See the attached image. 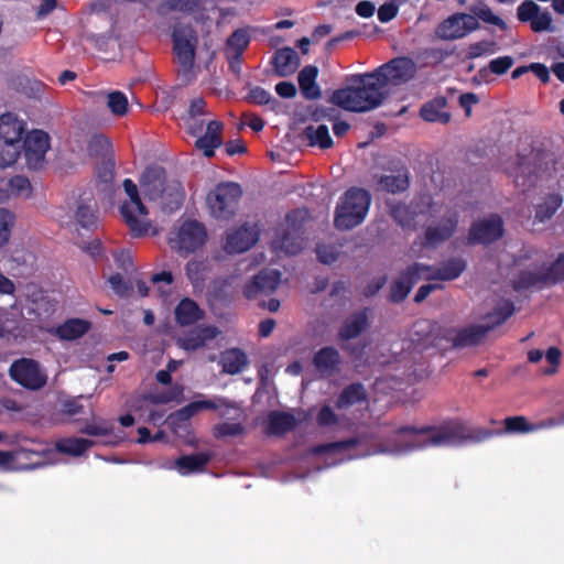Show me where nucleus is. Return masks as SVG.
I'll use <instances>...</instances> for the list:
<instances>
[{
  "instance_id": "f257e3e1",
  "label": "nucleus",
  "mask_w": 564,
  "mask_h": 564,
  "mask_svg": "<svg viewBox=\"0 0 564 564\" xmlns=\"http://www.w3.org/2000/svg\"><path fill=\"white\" fill-rule=\"evenodd\" d=\"M349 86L337 89L329 101L347 111L366 112L382 105L388 97L373 72L352 75L348 79Z\"/></svg>"
},
{
  "instance_id": "f03ea898",
  "label": "nucleus",
  "mask_w": 564,
  "mask_h": 564,
  "mask_svg": "<svg viewBox=\"0 0 564 564\" xmlns=\"http://www.w3.org/2000/svg\"><path fill=\"white\" fill-rule=\"evenodd\" d=\"M395 433L397 435L409 436V440L402 443L394 442L391 447H381L379 449L380 453L405 454L415 448L453 445L463 438L462 427L457 424L440 427L430 425L422 427L403 425L400 426Z\"/></svg>"
},
{
  "instance_id": "7ed1b4c3",
  "label": "nucleus",
  "mask_w": 564,
  "mask_h": 564,
  "mask_svg": "<svg viewBox=\"0 0 564 564\" xmlns=\"http://www.w3.org/2000/svg\"><path fill=\"white\" fill-rule=\"evenodd\" d=\"M165 173L161 167H148L139 178L144 198L161 202L170 212L180 209L184 198L177 186L165 185Z\"/></svg>"
},
{
  "instance_id": "20e7f679",
  "label": "nucleus",
  "mask_w": 564,
  "mask_h": 564,
  "mask_svg": "<svg viewBox=\"0 0 564 564\" xmlns=\"http://www.w3.org/2000/svg\"><path fill=\"white\" fill-rule=\"evenodd\" d=\"M172 40L178 72L186 80H191L198 43L196 31L191 25L178 23L174 25Z\"/></svg>"
},
{
  "instance_id": "39448f33",
  "label": "nucleus",
  "mask_w": 564,
  "mask_h": 564,
  "mask_svg": "<svg viewBox=\"0 0 564 564\" xmlns=\"http://www.w3.org/2000/svg\"><path fill=\"white\" fill-rule=\"evenodd\" d=\"M207 240L205 226L194 219H186L170 232L167 242L180 256H188L200 249Z\"/></svg>"
},
{
  "instance_id": "423d86ee",
  "label": "nucleus",
  "mask_w": 564,
  "mask_h": 564,
  "mask_svg": "<svg viewBox=\"0 0 564 564\" xmlns=\"http://www.w3.org/2000/svg\"><path fill=\"white\" fill-rule=\"evenodd\" d=\"M446 326L438 324L435 321L421 318L413 323L410 338L411 341L420 349L426 350L435 348L438 351H444L445 336L444 332Z\"/></svg>"
},
{
  "instance_id": "0eeeda50",
  "label": "nucleus",
  "mask_w": 564,
  "mask_h": 564,
  "mask_svg": "<svg viewBox=\"0 0 564 564\" xmlns=\"http://www.w3.org/2000/svg\"><path fill=\"white\" fill-rule=\"evenodd\" d=\"M10 378L29 390H40L47 382V376L40 364L31 358L14 360L9 368Z\"/></svg>"
},
{
  "instance_id": "6e6552de",
  "label": "nucleus",
  "mask_w": 564,
  "mask_h": 564,
  "mask_svg": "<svg viewBox=\"0 0 564 564\" xmlns=\"http://www.w3.org/2000/svg\"><path fill=\"white\" fill-rule=\"evenodd\" d=\"M444 351L476 347L485 343L488 327L471 324L465 327L446 326Z\"/></svg>"
},
{
  "instance_id": "1a4fd4ad",
  "label": "nucleus",
  "mask_w": 564,
  "mask_h": 564,
  "mask_svg": "<svg viewBox=\"0 0 564 564\" xmlns=\"http://www.w3.org/2000/svg\"><path fill=\"white\" fill-rule=\"evenodd\" d=\"M415 64L405 57L394 58L373 70L383 89L388 85H400L409 82L415 74Z\"/></svg>"
},
{
  "instance_id": "9d476101",
  "label": "nucleus",
  "mask_w": 564,
  "mask_h": 564,
  "mask_svg": "<svg viewBox=\"0 0 564 564\" xmlns=\"http://www.w3.org/2000/svg\"><path fill=\"white\" fill-rule=\"evenodd\" d=\"M243 191L238 183L224 182L215 186L206 196L210 212H232L238 207Z\"/></svg>"
},
{
  "instance_id": "9b49d317",
  "label": "nucleus",
  "mask_w": 564,
  "mask_h": 564,
  "mask_svg": "<svg viewBox=\"0 0 564 564\" xmlns=\"http://www.w3.org/2000/svg\"><path fill=\"white\" fill-rule=\"evenodd\" d=\"M282 273L276 269H262L243 285V296L247 300H259L260 296L271 295L281 283Z\"/></svg>"
},
{
  "instance_id": "f8f14e48",
  "label": "nucleus",
  "mask_w": 564,
  "mask_h": 564,
  "mask_svg": "<svg viewBox=\"0 0 564 564\" xmlns=\"http://www.w3.org/2000/svg\"><path fill=\"white\" fill-rule=\"evenodd\" d=\"M429 269L430 264L415 262L401 271L397 280L390 285L389 301L397 304L403 302L414 284L423 276L424 270Z\"/></svg>"
},
{
  "instance_id": "ddd939ff",
  "label": "nucleus",
  "mask_w": 564,
  "mask_h": 564,
  "mask_svg": "<svg viewBox=\"0 0 564 564\" xmlns=\"http://www.w3.org/2000/svg\"><path fill=\"white\" fill-rule=\"evenodd\" d=\"M477 19L467 13H455L445 19L436 29L435 34L442 40H458L477 30Z\"/></svg>"
},
{
  "instance_id": "4468645a",
  "label": "nucleus",
  "mask_w": 564,
  "mask_h": 564,
  "mask_svg": "<svg viewBox=\"0 0 564 564\" xmlns=\"http://www.w3.org/2000/svg\"><path fill=\"white\" fill-rule=\"evenodd\" d=\"M23 150L26 164L31 169H40L43 165L45 154L50 149V138L41 130H33L24 134Z\"/></svg>"
},
{
  "instance_id": "2eb2a0df",
  "label": "nucleus",
  "mask_w": 564,
  "mask_h": 564,
  "mask_svg": "<svg viewBox=\"0 0 564 564\" xmlns=\"http://www.w3.org/2000/svg\"><path fill=\"white\" fill-rule=\"evenodd\" d=\"M503 235V221L497 217L474 224L468 234V241L471 245H489L497 241Z\"/></svg>"
},
{
  "instance_id": "dca6fc26",
  "label": "nucleus",
  "mask_w": 564,
  "mask_h": 564,
  "mask_svg": "<svg viewBox=\"0 0 564 564\" xmlns=\"http://www.w3.org/2000/svg\"><path fill=\"white\" fill-rule=\"evenodd\" d=\"M458 224V214H449L440 219L436 224H430L424 234L423 247H436L448 240Z\"/></svg>"
},
{
  "instance_id": "f3484780",
  "label": "nucleus",
  "mask_w": 564,
  "mask_h": 564,
  "mask_svg": "<svg viewBox=\"0 0 564 564\" xmlns=\"http://www.w3.org/2000/svg\"><path fill=\"white\" fill-rule=\"evenodd\" d=\"M303 234L301 226L292 225L290 228L283 229L282 235H276L272 239L271 246L275 251H282L285 254H299L305 245Z\"/></svg>"
},
{
  "instance_id": "a211bd4d",
  "label": "nucleus",
  "mask_w": 564,
  "mask_h": 564,
  "mask_svg": "<svg viewBox=\"0 0 564 564\" xmlns=\"http://www.w3.org/2000/svg\"><path fill=\"white\" fill-rule=\"evenodd\" d=\"M259 239V232L248 225L229 232L224 249L227 253H242L253 247Z\"/></svg>"
},
{
  "instance_id": "6ab92c4d",
  "label": "nucleus",
  "mask_w": 564,
  "mask_h": 564,
  "mask_svg": "<svg viewBox=\"0 0 564 564\" xmlns=\"http://www.w3.org/2000/svg\"><path fill=\"white\" fill-rule=\"evenodd\" d=\"M297 424L299 421L292 413L273 410L268 413L264 433L267 436L282 437L293 431Z\"/></svg>"
},
{
  "instance_id": "aec40b11",
  "label": "nucleus",
  "mask_w": 564,
  "mask_h": 564,
  "mask_svg": "<svg viewBox=\"0 0 564 564\" xmlns=\"http://www.w3.org/2000/svg\"><path fill=\"white\" fill-rule=\"evenodd\" d=\"M223 122L216 119H209L207 121L206 132L196 139L195 148L202 151L206 158L214 156L215 149H218L223 144Z\"/></svg>"
},
{
  "instance_id": "412c9836",
  "label": "nucleus",
  "mask_w": 564,
  "mask_h": 564,
  "mask_svg": "<svg viewBox=\"0 0 564 564\" xmlns=\"http://www.w3.org/2000/svg\"><path fill=\"white\" fill-rule=\"evenodd\" d=\"M466 270V261L462 258H451L435 268L430 265L429 270H424V279L440 280V281H453L460 276Z\"/></svg>"
},
{
  "instance_id": "4be33fe9",
  "label": "nucleus",
  "mask_w": 564,
  "mask_h": 564,
  "mask_svg": "<svg viewBox=\"0 0 564 564\" xmlns=\"http://www.w3.org/2000/svg\"><path fill=\"white\" fill-rule=\"evenodd\" d=\"M370 193L360 187H350L339 199L335 212H368Z\"/></svg>"
},
{
  "instance_id": "5701e85b",
  "label": "nucleus",
  "mask_w": 564,
  "mask_h": 564,
  "mask_svg": "<svg viewBox=\"0 0 564 564\" xmlns=\"http://www.w3.org/2000/svg\"><path fill=\"white\" fill-rule=\"evenodd\" d=\"M369 326L368 308L350 314L338 329V339L347 341L360 336Z\"/></svg>"
},
{
  "instance_id": "b1692460",
  "label": "nucleus",
  "mask_w": 564,
  "mask_h": 564,
  "mask_svg": "<svg viewBox=\"0 0 564 564\" xmlns=\"http://www.w3.org/2000/svg\"><path fill=\"white\" fill-rule=\"evenodd\" d=\"M551 278L547 268L539 271L523 270L511 281L512 289L522 292L532 288L543 289L551 285Z\"/></svg>"
},
{
  "instance_id": "393cba45",
  "label": "nucleus",
  "mask_w": 564,
  "mask_h": 564,
  "mask_svg": "<svg viewBox=\"0 0 564 564\" xmlns=\"http://www.w3.org/2000/svg\"><path fill=\"white\" fill-rule=\"evenodd\" d=\"M90 322L83 318H68L63 324L48 329L59 340H76L90 329Z\"/></svg>"
},
{
  "instance_id": "a878e982",
  "label": "nucleus",
  "mask_w": 564,
  "mask_h": 564,
  "mask_svg": "<svg viewBox=\"0 0 564 564\" xmlns=\"http://www.w3.org/2000/svg\"><path fill=\"white\" fill-rule=\"evenodd\" d=\"M220 405H227V400L224 398H218L217 400H197L192 401L182 409L177 410L175 413L170 415L171 422L174 424L176 422H187L194 415L203 410H217Z\"/></svg>"
},
{
  "instance_id": "bb28decb",
  "label": "nucleus",
  "mask_w": 564,
  "mask_h": 564,
  "mask_svg": "<svg viewBox=\"0 0 564 564\" xmlns=\"http://www.w3.org/2000/svg\"><path fill=\"white\" fill-rule=\"evenodd\" d=\"M26 123L18 115L6 112L0 116V138L23 142Z\"/></svg>"
},
{
  "instance_id": "cd10ccee",
  "label": "nucleus",
  "mask_w": 564,
  "mask_h": 564,
  "mask_svg": "<svg viewBox=\"0 0 564 564\" xmlns=\"http://www.w3.org/2000/svg\"><path fill=\"white\" fill-rule=\"evenodd\" d=\"M174 315L176 323L180 326L185 327L194 325L198 321L203 319L205 317V312L194 300L184 297L176 305Z\"/></svg>"
},
{
  "instance_id": "c85d7f7f",
  "label": "nucleus",
  "mask_w": 564,
  "mask_h": 564,
  "mask_svg": "<svg viewBox=\"0 0 564 564\" xmlns=\"http://www.w3.org/2000/svg\"><path fill=\"white\" fill-rule=\"evenodd\" d=\"M272 62L275 74L280 77L293 75L300 66V57L292 47L278 50Z\"/></svg>"
},
{
  "instance_id": "c756f323",
  "label": "nucleus",
  "mask_w": 564,
  "mask_h": 564,
  "mask_svg": "<svg viewBox=\"0 0 564 564\" xmlns=\"http://www.w3.org/2000/svg\"><path fill=\"white\" fill-rule=\"evenodd\" d=\"M210 460L212 454L208 452L182 455L176 458L175 467L181 475L186 476L189 474L204 471Z\"/></svg>"
},
{
  "instance_id": "7c9ffc66",
  "label": "nucleus",
  "mask_w": 564,
  "mask_h": 564,
  "mask_svg": "<svg viewBox=\"0 0 564 564\" xmlns=\"http://www.w3.org/2000/svg\"><path fill=\"white\" fill-rule=\"evenodd\" d=\"M339 351L332 347L326 346L315 352L313 357V365L323 375H333L338 370L340 364Z\"/></svg>"
},
{
  "instance_id": "2f4dec72",
  "label": "nucleus",
  "mask_w": 564,
  "mask_h": 564,
  "mask_svg": "<svg viewBox=\"0 0 564 564\" xmlns=\"http://www.w3.org/2000/svg\"><path fill=\"white\" fill-rule=\"evenodd\" d=\"M318 68L314 65H307L301 69L297 76L299 86L304 98L308 100L318 99L322 90L316 83Z\"/></svg>"
},
{
  "instance_id": "473e14b6",
  "label": "nucleus",
  "mask_w": 564,
  "mask_h": 564,
  "mask_svg": "<svg viewBox=\"0 0 564 564\" xmlns=\"http://www.w3.org/2000/svg\"><path fill=\"white\" fill-rule=\"evenodd\" d=\"M218 333V329L214 326L195 328L180 339V346L185 350H197L198 348L205 346L206 341L214 339Z\"/></svg>"
},
{
  "instance_id": "72a5a7b5",
  "label": "nucleus",
  "mask_w": 564,
  "mask_h": 564,
  "mask_svg": "<svg viewBox=\"0 0 564 564\" xmlns=\"http://www.w3.org/2000/svg\"><path fill=\"white\" fill-rule=\"evenodd\" d=\"M121 216L134 238L145 235L156 236L160 232V229L147 218L148 214H121Z\"/></svg>"
},
{
  "instance_id": "f704fd0d",
  "label": "nucleus",
  "mask_w": 564,
  "mask_h": 564,
  "mask_svg": "<svg viewBox=\"0 0 564 564\" xmlns=\"http://www.w3.org/2000/svg\"><path fill=\"white\" fill-rule=\"evenodd\" d=\"M555 424L556 423L554 419L541 422L539 424H532L523 415L508 416L503 420L505 431L509 434L531 433L540 429L555 426Z\"/></svg>"
},
{
  "instance_id": "c9c22d12",
  "label": "nucleus",
  "mask_w": 564,
  "mask_h": 564,
  "mask_svg": "<svg viewBox=\"0 0 564 564\" xmlns=\"http://www.w3.org/2000/svg\"><path fill=\"white\" fill-rule=\"evenodd\" d=\"M516 312V307L512 301L503 300L500 302L491 312L484 316L486 323L479 324L482 327H488V334L502 325L508 318H510Z\"/></svg>"
},
{
  "instance_id": "e433bc0d",
  "label": "nucleus",
  "mask_w": 564,
  "mask_h": 564,
  "mask_svg": "<svg viewBox=\"0 0 564 564\" xmlns=\"http://www.w3.org/2000/svg\"><path fill=\"white\" fill-rule=\"evenodd\" d=\"M367 400V391L361 382L346 386L338 395L335 406L338 410L350 408Z\"/></svg>"
},
{
  "instance_id": "4c0bfd02",
  "label": "nucleus",
  "mask_w": 564,
  "mask_h": 564,
  "mask_svg": "<svg viewBox=\"0 0 564 564\" xmlns=\"http://www.w3.org/2000/svg\"><path fill=\"white\" fill-rule=\"evenodd\" d=\"M219 364L224 372L236 375L247 367L248 357L241 349L231 348L221 352Z\"/></svg>"
},
{
  "instance_id": "58836bf2",
  "label": "nucleus",
  "mask_w": 564,
  "mask_h": 564,
  "mask_svg": "<svg viewBox=\"0 0 564 564\" xmlns=\"http://www.w3.org/2000/svg\"><path fill=\"white\" fill-rule=\"evenodd\" d=\"M512 173L516 185L523 192L532 187L536 181L533 166L523 155L520 154L517 155V164Z\"/></svg>"
},
{
  "instance_id": "ea45409f",
  "label": "nucleus",
  "mask_w": 564,
  "mask_h": 564,
  "mask_svg": "<svg viewBox=\"0 0 564 564\" xmlns=\"http://www.w3.org/2000/svg\"><path fill=\"white\" fill-rule=\"evenodd\" d=\"M377 187L388 193L403 192L409 187V175L406 171H398L377 178Z\"/></svg>"
},
{
  "instance_id": "a19ab883",
  "label": "nucleus",
  "mask_w": 564,
  "mask_h": 564,
  "mask_svg": "<svg viewBox=\"0 0 564 564\" xmlns=\"http://www.w3.org/2000/svg\"><path fill=\"white\" fill-rule=\"evenodd\" d=\"M445 107L446 99L444 97L435 98L421 108V117L429 122L447 123L451 115L444 110Z\"/></svg>"
},
{
  "instance_id": "79ce46f5",
  "label": "nucleus",
  "mask_w": 564,
  "mask_h": 564,
  "mask_svg": "<svg viewBox=\"0 0 564 564\" xmlns=\"http://www.w3.org/2000/svg\"><path fill=\"white\" fill-rule=\"evenodd\" d=\"M196 9H203V0H164L156 8V13L167 17L173 11L192 13Z\"/></svg>"
},
{
  "instance_id": "37998d69",
  "label": "nucleus",
  "mask_w": 564,
  "mask_h": 564,
  "mask_svg": "<svg viewBox=\"0 0 564 564\" xmlns=\"http://www.w3.org/2000/svg\"><path fill=\"white\" fill-rule=\"evenodd\" d=\"M122 188L127 196V200H124L120 212H147V207L142 203L138 185L132 180H123Z\"/></svg>"
},
{
  "instance_id": "c03bdc74",
  "label": "nucleus",
  "mask_w": 564,
  "mask_h": 564,
  "mask_svg": "<svg viewBox=\"0 0 564 564\" xmlns=\"http://www.w3.org/2000/svg\"><path fill=\"white\" fill-rule=\"evenodd\" d=\"M304 138L308 141L312 147H319L321 149H328L333 145L328 127L325 124H311L304 129Z\"/></svg>"
},
{
  "instance_id": "a18cd8bd",
  "label": "nucleus",
  "mask_w": 564,
  "mask_h": 564,
  "mask_svg": "<svg viewBox=\"0 0 564 564\" xmlns=\"http://www.w3.org/2000/svg\"><path fill=\"white\" fill-rule=\"evenodd\" d=\"M23 142L13 141L12 139L0 138V167L6 169L13 165L23 150Z\"/></svg>"
},
{
  "instance_id": "49530a36",
  "label": "nucleus",
  "mask_w": 564,
  "mask_h": 564,
  "mask_svg": "<svg viewBox=\"0 0 564 564\" xmlns=\"http://www.w3.org/2000/svg\"><path fill=\"white\" fill-rule=\"evenodd\" d=\"M93 445L94 443L87 438L69 437L57 442L56 449L63 454L80 456Z\"/></svg>"
},
{
  "instance_id": "de8ad7c7",
  "label": "nucleus",
  "mask_w": 564,
  "mask_h": 564,
  "mask_svg": "<svg viewBox=\"0 0 564 564\" xmlns=\"http://www.w3.org/2000/svg\"><path fill=\"white\" fill-rule=\"evenodd\" d=\"M249 44V35L245 30L235 31L227 40L226 54L228 58H240Z\"/></svg>"
},
{
  "instance_id": "09e8293b",
  "label": "nucleus",
  "mask_w": 564,
  "mask_h": 564,
  "mask_svg": "<svg viewBox=\"0 0 564 564\" xmlns=\"http://www.w3.org/2000/svg\"><path fill=\"white\" fill-rule=\"evenodd\" d=\"M358 444L359 440L357 437H351L343 441L318 444L313 448V453L315 455L341 453L357 446Z\"/></svg>"
},
{
  "instance_id": "8fccbe9b",
  "label": "nucleus",
  "mask_w": 564,
  "mask_h": 564,
  "mask_svg": "<svg viewBox=\"0 0 564 564\" xmlns=\"http://www.w3.org/2000/svg\"><path fill=\"white\" fill-rule=\"evenodd\" d=\"M33 456L41 457V453L33 449L20 448L15 452H0V467L10 469L17 457L31 458Z\"/></svg>"
},
{
  "instance_id": "3c124183",
  "label": "nucleus",
  "mask_w": 564,
  "mask_h": 564,
  "mask_svg": "<svg viewBox=\"0 0 564 564\" xmlns=\"http://www.w3.org/2000/svg\"><path fill=\"white\" fill-rule=\"evenodd\" d=\"M562 193H549L539 205L540 212H556L564 203V178L560 181Z\"/></svg>"
},
{
  "instance_id": "603ef678",
  "label": "nucleus",
  "mask_w": 564,
  "mask_h": 564,
  "mask_svg": "<svg viewBox=\"0 0 564 564\" xmlns=\"http://www.w3.org/2000/svg\"><path fill=\"white\" fill-rule=\"evenodd\" d=\"M341 246L336 245H326V243H317L316 245V254L319 262L323 264H332L338 260L340 256Z\"/></svg>"
},
{
  "instance_id": "864d4df0",
  "label": "nucleus",
  "mask_w": 564,
  "mask_h": 564,
  "mask_svg": "<svg viewBox=\"0 0 564 564\" xmlns=\"http://www.w3.org/2000/svg\"><path fill=\"white\" fill-rule=\"evenodd\" d=\"M367 214H335L334 225L339 230H349L359 226Z\"/></svg>"
},
{
  "instance_id": "5fc2aeb1",
  "label": "nucleus",
  "mask_w": 564,
  "mask_h": 564,
  "mask_svg": "<svg viewBox=\"0 0 564 564\" xmlns=\"http://www.w3.org/2000/svg\"><path fill=\"white\" fill-rule=\"evenodd\" d=\"M471 12L474 13V17L476 19L478 18L486 23L497 25L501 30L507 29L506 22L501 18L496 15L494 11L487 6L474 7L471 8Z\"/></svg>"
},
{
  "instance_id": "6e6d98bb",
  "label": "nucleus",
  "mask_w": 564,
  "mask_h": 564,
  "mask_svg": "<svg viewBox=\"0 0 564 564\" xmlns=\"http://www.w3.org/2000/svg\"><path fill=\"white\" fill-rule=\"evenodd\" d=\"M107 106L116 116H123L128 110V99L120 91H112L107 96Z\"/></svg>"
},
{
  "instance_id": "4d7b16f0",
  "label": "nucleus",
  "mask_w": 564,
  "mask_h": 564,
  "mask_svg": "<svg viewBox=\"0 0 564 564\" xmlns=\"http://www.w3.org/2000/svg\"><path fill=\"white\" fill-rule=\"evenodd\" d=\"M533 32H554L553 19L547 10L539 9V13L535 15L533 21L530 23Z\"/></svg>"
},
{
  "instance_id": "13d9d810",
  "label": "nucleus",
  "mask_w": 564,
  "mask_h": 564,
  "mask_svg": "<svg viewBox=\"0 0 564 564\" xmlns=\"http://www.w3.org/2000/svg\"><path fill=\"white\" fill-rule=\"evenodd\" d=\"M245 433V427L241 423L224 422L214 427V436L216 438H224L228 436H239Z\"/></svg>"
},
{
  "instance_id": "bf43d9fd",
  "label": "nucleus",
  "mask_w": 564,
  "mask_h": 564,
  "mask_svg": "<svg viewBox=\"0 0 564 564\" xmlns=\"http://www.w3.org/2000/svg\"><path fill=\"white\" fill-rule=\"evenodd\" d=\"M496 52V43L490 41H481L473 43L468 47L467 57L473 59L482 55H490Z\"/></svg>"
},
{
  "instance_id": "052dcab7",
  "label": "nucleus",
  "mask_w": 564,
  "mask_h": 564,
  "mask_svg": "<svg viewBox=\"0 0 564 564\" xmlns=\"http://www.w3.org/2000/svg\"><path fill=\"white\" fill-rule=\"evenodd\" d=\"M540 8L541 7L538 6L534 1L525 0L518 7V10H517L518 19L521 22H530L531 23L533 21V19L535 18V15L539 13Z\"/></svg>"
},
{
  "instance_id": "680f3d73",
  "label": "nucleus",
  "mask_w": 564,
  "mask_h": 564,
  "mask_svg": "<svg viewBox=\"0 0 564 564\" xmlns=\"http://www.w3.org/2000/svg\"><path fill=\"white\" fill-rule=\"evenodd\" d=\"M249 101L257 105H272L274 108L278 105V101L272 98L271 94L261 87H254L250 90L248 95Z\"/></svg>"
},
{
  "instance_id": "e2e57ef3",
  "label": "nucleus",
  "mask_w": 564,
  "mask_h": 564,
  "mask_svg": "<svg viewBox=\"0 0 564 564\" xmlns=\"http://www.w3.org/2000/svg\"><path fill=\"white\" fill-rule=\"evenodd\" d=\"M14 221L15 214H0V248L9 241Z\"/></svg>"
},
{
  "instance_id": "0e129e2a",
  "label": "nucleus",
  "mask_w": 564,
  "mask_h": 564,
  "mask_svg": "<svg viewBox=\"0 0 564 564\" xmlns=\"http://www.w3.org/2000/svg\"><path fill=\"white\" fill-rule=\"evenodd\" d=\"M108 282L111 289L119 296H129L132 292V285L130 282H126L120 273H116L109 276Z\"/></svg>"
},
{
  "instance_id": "69168bd1",
  "label": "nucleus",
  "mask_w": 564,
  "mask_h": 564,
  "mask_svg": "<svg viewBox=\"0 0 564 564\" xmlns=\"http://www.w3.org/2000/svg\"><path fill=\"white\" fill-rule=\"evenodd\" d=\"M75 215V229L79 232L80 229L93 230L97 228L98 218L96 214H74Z\"/></svg>"
},
{
  "instance_id": "338daca9",
  "label": "nucleus",
  "mask_w": 564,
  "mask_h": 564,
  "mask_svg": "<svg viewBox=\"0 0 564 564\" xmlns=\"http://www.w3.org/2000/svg\"><path fill=\"white\" fill-rule=\"evenodd\" d=\"M514 61L511 56H500L489 63V69L496 75L507 73L513 65Z\"/></svg>"
},
{
  "instance_id": "774afa93",
  "label": "nucleus",
  "mask_w": 564,
  "mask_h": 564,
  "mask_svg": "<svg viewBox=\"0 0 564 564\" xmlns=\"http://www.w3.org/2000/svg\"><path fill=\"white\" fill-rule=\"evenodd\" d=\"M552 284L564 281V252L547 267Z\"/></svg>"
}]
</instances>
